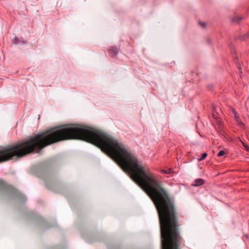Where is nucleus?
Listing matches in <instances>:
<instances>
[{
    "mask_svg": "<svg viewBox=\"0 0 249 249\" xmlns=\"http://www.w3.org/2000/svg\"><path fill=\"white\" fill-rule=\"evenodd\" d=\"M199 24L203 28H205L206 27V23H204V22H199Z\"/></svg>",
    "mask_w": 249,
    "mask_h": 249,
    "instance_id": "8",
    "label": "nucleus"
},
{
    "mask_svg": "<svg viewBox=\"0 0 249 249\" xmlns=\"http://www.w3.org/2000/svg\"><path fill=\"white\" fill-rule=\"evenodd\" d=\"M242 142V143L243 145V146L245 147V149L247 151H249V146H248L245 143H244V142Z\"/></svg>",
    "mask_w": 249,
    "mask_h": 249,
    "instance_id": "6",
    "label": "nucleus"
},
{
    "mask_svg": "<svg viewBox=\"0 0 249 249\" xmlns=\"http://www.w3.org/2000/svg\"><path fill=\"white\" fill-rule=\"evenodd\" d=\"M18 38H17V37H15V39H14V42H15V43H16V42L17 41H18Z\"/></svg>",
    "mask_w": 249,
    "mask_h": 249,
    "instance_id": "10",
    "label": "nucleus"
},
{
    "mask_svg": "<svg viewBox=\"0 0 249 249\" xmlns=\"http://www.w3.org/2000/svg\"><path fill=\"white\" fill-rule=\"evenodd\" d=\"M118 50L116 47H113L109 50V53L113 56H115L118 53Z\"/></svg>",
    "mask_w": 249,
    "mask_h": 249,
    "instance_id": "2",
    "label": "nucleus"
},
{
    "mask_svg": "<svg viewBox=\"0 0 249 249\" xmlns=\"http://www.w3.org/2000/svg\"><path fill=\"white\" fill-rule=\"evenodd\" d=\"M233 112L235 114V115H236V112L234 111V110L233 111Z\"/></svg>",
    "mask_w": 249,
    "mask_h": 249,
    "instance_id": "12",
    "label": "nucleus"
},
{
    "mask_svg": "<svg viewBox=\"0 0 249 249\" xmlns=\"http://www.w3.org/2000/svg\"><path fill=\"white\" fill-rule=\"evenodd\" d=\"M161 172L165 174H170L171 173V169H169L168 170H165L163 169L161 170Z\"/></svg>",
    "mask_w": 249,
    "mask_h": 249,
    "instance_id": "7",
    "label": "nucleus"
},
{
    "mask_svg": "<svg viewBox=\"0 0 249 249\" xmlns=\"http://www.w3.org/2000/svg\"><path fill=\"white\" fill-rule=\"evenodd\" d=\"M207 156V154L206 153H204L202 154V157L198 159L199 161H201L204 159Z\"/></svg>",
    "mask_w": 249,
    "mask_h": 249,
    "instance_id": "5",
    "label": "nucleus"
},
{
    "mask_svg": "<svg viewBox=\"0 0 249 249\" xmlns=\"http://www.w3.org/2000/svg\"><path fill=\"white\" fill-rule=\"evenodd\" d=\"M226 154H227V152H226V151H225V150H221V151H219V152L218 153L217 156H219V157H221V156H224Z\"/></svg>",
    "mask_w": 249,
    "mask_h": 249,
    "instance_id": "4",
    "label": "nucleus"
},
{
    "mask_svg": "<svg viewBox=\"0 0 249 249\" xmlns=\"http://www.w3.org/2000/svg\"><path fill=\"white\" fill-rule=\"evenodd\" d=\"M4 185V183L3 181H0V186H3Z\"/></svg>",
    "mask_w": 249,
    "mask_h": 249,
    "instance_id": "9",
    "label": "nucleus"
},
{
    "mask_svg": "<svg viewBox=\"0 0 249 249\" xmlns=\"http://www.w3.org/2000/svg\"><path fill=\"white\" fill-rule=\"evenodd\" d=\"M213 116L214 118H216L217 116L216 115H215L214 113L213 114Z\"/></svg>",
    "mask_w": 249,
    "mask_h": 249,
    "instance_id": "11",
    "label": "nucleus"
},
{
    "mask_svg": "<svg viewBox=\"0 0 249 249\" xmlns=\"http://www.w3.org/2000/svg\"><path fill=\"white\" fill-rule=\"evenodd\" d=\"M195 183L193 184V186H198L203 184V180L201 178H198L195 180Z\"/></svg>",
    "mask_w": 249,
    "mask_h": 249,
    "instance_id": "1",
    "label": "nucleus"
},
{
    "mask_svg": "<svg viewBox=\"0 0 249 249\" xmlns=\"http://www.w3.org/2000/svg\"><path fill=\"white\" fill-rule=\"evenodd\" d=\"M242 19V17L240 16H235L231 18V21L233 22L237 23Z\"/></svg>",
    "mask_w": 249,
    "mask_h": 249,
    "instance_id": "3",
    "label": "nucleus"
}]
</instances>
